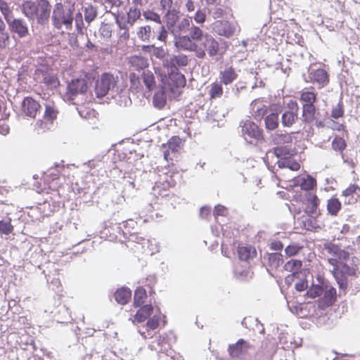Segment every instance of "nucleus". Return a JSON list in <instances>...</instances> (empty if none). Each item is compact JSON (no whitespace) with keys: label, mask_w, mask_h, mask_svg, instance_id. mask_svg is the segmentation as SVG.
<instances>
[{"label":"nucleus","mask_w":360,"mask_h":360,"mask_svg":"<svg viewBox=\"0 0 360 360\" xmlns=\"http://www.w3.org/2000/svg\"><path fill=\"white\" fill-rule=\"evenodd\" d=\"M75 11V4L70 5L65 12V17L63 18V24L67 30L71 29L72 22L74 20L73 13Z\"/></svg>","instance_id":"43"},{"label":"nucleus","mask_w":360,"mask_h":360,"mask_svg":"<svg viewBox=\"0 0 360 360\" xmlns=\"http://www.w3.org/2000/svg\"><path fill=\"white\" fill-rule=\"evenodd\" d=\"M153 103L155 108L162 109L166 104V100L162 96H159L158 95L155 94L153 98Z\"/></svg>","instance_id":"61"},{"label":"nucleus","mask_w":360,"mask_h":360,"mask_svg":"<svg viewBox=\"0 0 360 360\" xmlns=\"http://www.w3.org/2000/svg\"><path fill=\"white\" fill-rule=\"evenodd\" d=\"M146 297L147 294L146 289L142 286L137 287L134 294V307H139L141 305H144L143 303Z\"/></svg>","instance_id":"33"},{"label":"nucleus","mask_w":360,"mask_h":360,"mask_svg":"<svg viewBox=\"0 0 360 360\" xmlns=\"http://www.w3.org/2000/svg\"><path fill=\"white\" fill-rule=\"evenodd\" d=\"M13 229L14 227L10 218L0 220V234L9 235L13 231Z\"/></svg>","instance_id":"47"},{"label":"nucleus","mask_w":360,"mask_h":360,"mask_svg":"<svg viewBox=\"0 0 360 360\" xmlns=\"http://www.w3.org/2000/svg\"><path fill=\"white\" fill-rule=\"evenodd\" d=\"M179 11L176 9H169L165 15L167 24V30L169 31L172 34H174V27L176 25V22L179 19Z\"/></svg>","instance_id":"24"},{"label":"nucleus","mask_w":360,"mask_h":360,"mask_svg":"<svg viewBox=\"0 0 360 360\" xmlns=\"http://www.w3.org/2000/svg\"><path fill=\"white\" fill-rule=\"evenodd\" d=\"M347 146V143L344 138L339 135H335L334 136L331 142V148L334 151L342 155L344 153V150L346 149Z\"/></svg>","instance_id":"34"},{"label":"nucleus","mask_w":360,"mask_h":360,"mask_svg":"<svg viewBox=\"0 0 360 360\" xmlns=\"http://www.w3.org/2000/svg\"><path fill=\"white\" fill-rule=\"evenodd\" d=\"M234 276L239 281H245L248 276L249 271L247 270H238L235 268L233 270Z\"/></svg>","instance_id":"63"},{"label":"nucleus","mask_w":360,"mask_h":360,"mask_svg":"<svg viewBox=\"0 0 360 360\" xmlns=\"http://www.w3.org/2000/svg\"><path fill=\"white\" fill-rule=\"evenodd\" d=\"M302 267V262L301 260L291 259L285 264L283 269L285 271L292 272L293 274H296L300 272Z\"/></svg>","instance_id":"38"},{"label":"nucleus","mask_w":360,"mask_h":360,"mask_svg":"<svg viewBox=\"0 0 360 360\" xmlns=\"http://www.w3.org/2000/svg\"><path fill=\"white\" fill-rule=\"evenodd\" d=\"M84 11V20L88 24H90L97 17V15H98L97 8L94 7L91 5H89L87 7H85Z\"/></svg>","instance_id":"46"},{"label":"nucleus","mask_w":360,"mask_h":360,"mask_svg":"<svg viewBox=\"0 0 360 360\" xmlns=\"http://www.w3.org/2000/svg\"><path fill=\"white\" fill-rule=\"evenodd\" d=\"M166 72L162 75V79L167 78L172 84L176 87H184L186 84V79L184 74L177 68H165Z\"/></svg>","instance_id":"9"},{"label":"nucleus","mask_w":360,"mask_h":360,"mask_svg":"<svg viewBox=\"0 0 360 360\" xmlns=\"http://www.w3.org/2000/svg\"><path fill=\"white\" fill-rule=\"evenodd\" d=\"M140 15L141 11L138 8H130L127 13V18L124 17V22L132 26L136 20L139 18Z\"/></svg>","instance_id":"44"},{"label":"nucleus","mask_w":360,"mask_h":360,"mask_svg":"<svg viewBox=\"0 0 360 360\" xmlns=\"http://www.w3.org/2000/svg\"><path fill=\"white\" fill-rule=\"evenodd\" d=\"M57 114L58 111L54 107L47 104L45 105V110L43 115L44 119L52 122L56 118Z\"/></svg>","instance_id":"52"},{"label":"nucleus","mask_w":360,"mask_h":360,"mask_svg":"<svg viewBox=\"0 0 360 360\" xmlns=\"http://www.w3.org/2000/svg\"><path fill=\"white\" fill-rule=\"evenodd\" d=\"M269 265L272 268H278L283 263V255L281 252L266 253Z\"/></svg>","instance_id":"40"},{"label":"nucleus","mask_w":360,"mask_h":360,"mask_svg":"<svg viewBox=\"0 0 360 360\" xmlns=\"http://www.w3.org/2000/svg\"><path fill=\"white\" fill-rule=\"evenodd\" d=\"M188 58L184 54L172 55L163 60L164 68H177L187 66Z\"/></svg>","instance_id":"11"},{"label":"nucleus","mask_w":360,"mask_h":360,"mask_svg":"<svg viewBox=\"0 0 360 360\" xmlns=\"http://www.w3.org/2000/svg\"><path fill=\"white\" fill-rule=\"evenodd\" d=\"M0 10L4 15L6 20H7V18H11L9 16V15L11 14V11H10L7 3L4 0H0Z\"/></svg>","instance_id":"62"},{"label":"nucleus","mask_w":360,"mask_h":360,"mask_svg":"<svg viewBox=\"0 0 360 360\" xmlns=\"http://www.w3.org/2000/svg\"><path fill=\"white\" fill-rule=\"evenodd\" d=\"M303 77L305 82L316 83L319 87H323L329 82V75L327 71L323 68L313 69L309 67L308 68V77L303 74Z\"/></svg>","instance_id":"7"},{"label":"nucleus","mask_w":360,"mask_h":360,"mask_svg":"<svg viewBox=\"0 0 360 360\" xmlns=\"http://www.w3.org/2000/svg\"><path fill=\"white\" fill-rule=\"evenodd\" d=\"M323 249L330 255L335 257L340 248L332 242H327L323 245Z\"/></svg>","instance_id":"56"},{"label":"nucleus","mask_w":360,"mask_h":360,"mask_svg":"<svg viewBox=\"0 0 360 360\" xmlns=\"http://www.w3.org/2000/svg\"><path fill=\"white\" fill-rule=\"evenodd\" d=\"M276 164L280 169L288 168L292 171H297L300 168L299 162L293 158H290L287 161H277Z\"/></svg>","instance_id":"42"},{"label":"nucleus","mask_w":360,"mask_h":360,"mask_svg":"<svg viewBox=\"0 0 360 360\" xmlns=\"http://www.w3.org/2000/svg\"><path fill=\"white\" fill-rule=\"evenodd\" d=\"M357 191H360L359 186L356 184H351L346 189L342 191V195L346 198L349 199L345 200V203L346 204H353L356 201V198H354V195L356 194Z\"/></svg>","instance_id":"32"},{"label":"nucleus","mask_w":360,"mask_h":360,"mask_svg":"<svg viewBox=\"0 0 360 360\" xmlns=\"http://www.w3.org/2000/svg\"><path fill=\"white\" fill-rule=\"evenodd\" d=\"M118 80L114 75L110 72H103L98 76L95 82L94 91L98 98H102L111 94V97L114 98V93L117 92V83Z\"/></svg>","instance_id":"2"},{"label":"nucleus","mask_w":360,"mask_h":360,"mask_svg":"<svg viewBox=\"0 0 360 360\" xmlns=\"http://www.w3.org/2000/svg\"><path fill=\"white\" fill-rule=\"evenodd\" d=\"M269 153H272L278 159V161H287L297 155L295 148L288 145L276 146Z\"/></svg>","instance_id":"12"},{"label":"nucleus","mask_w":360,"mask_h":360,"mask_svg":"<svg viewBox=\"0 0 360 360\" xmlns=\"http://www.w3.org/2000/svg\"><path fill=\"white\" fill-rule=\"evenodd\" d=\"M342 207V203L335 196H333L328 200L327 210L333 216H336Z\"/></svg>","instance_id":"35"},{"label":"nucleus","mask_w":360,"mask_h":360,"mask_svg":"<svg viewBox=\"0 0 360 360\" xmlns=\"http://www.w3.org/2000/svg\"><path fill=\"white\" fill-rule=\"evenodd\" d=\"M143 82L148 91L153 90L156 86V82L153 73L149 70L142 72Z\"/></svg>","instance_id":"37"},{"label":"nucleus","mask_w":360,"mask_h":360,"mask_svg":"<svg viewBox=\"0 0 360 360\" xmlns=\"http://www.w3.org/2000/svg\"><path fill=\"white\" fill-rule=\"evenodd\" d=\"M316 216H314V217H308L307 216V217L304 220L303 216H302L301 218L302 224H304V226L305 227H307V229H315L316 226Z\"/></svg>","instance_id":"60"},{"label":"nucleus","mask_w":360,"mask_h":360,"mask_svg":"<svg viewBox=\"0 0 360 360\" xmlns=\"http://www.w3.org/2000/svg\"><path fill=\"white\" fill-rule=\"evenodd\" d=\"M336 301V289L331 287L326 290L322 297H319L317 307L319 309L324 310L330 307Z\"/></svg>","instance_id":"17"},{"label":"nucleus","mask_w":360,"mask_h":360,"mask_svg":"<svg viewBox=\"0 0 360 360\" xmlns=\"http://www.w3.org/2000/svg\"><path fill=\"white\" fill-rule=\"evenodd\" d=\"M300 101L304 102L302 105H314L316 101V94L313 91H303L300 95Z\"/></svg>","instance_id":"45"},{"label":"nucleus","mask_w":360,"mask_h":360,"mask_svg":"<svg viewBox=\"0 0 360 360\" xmlns=\"http://www.w3.org/2000/svg\"><path fill=\"white\" fill-rule=\"evenodd\" d=\"M21 108L26 116L32 118H35L37 115L39 113L40 110L42 109L41 105L30 96H26L23 98Z\"/></svg>","instance_id":"10"},{"label":"nucleus","mask_w":360,"mask_h":360,"mask_svg":"<svg viewBox=\"0 0 360 360\" xmlns=\"http://www.w3.org/2000/svg\"><path fill=\"white\" fill-rule=\"evenodd\" d=\"M139 307V309L134 316V321L137 323H143L153 314L154 307L152 304H146Z\"/></svg>","instance_id":"21"},{"label":"nucleus","mask_w":360,"mask_h":360,"mask_svg":"<svg viewBox=\"0 0 360 360\" xmlns=\"http://www.w3.org/2000/svg\"><path fill=\"white\" fill-rule=\"evenodd\" d=\"M143 16L146 20L154 22L155 25H162L160 15L153 10H146L143 12Z\"/></svg>","instance_id":"48"},{"label":"nucleus","mask_w":360,"mask_h":360,"mask_svg":"<svg viewBox=\"0 0 360 360\" xmlns=\"http://www.w3.org/2000/svg\"><path fill=\"white\" fill-rule=\"evenodd\" d=\"M51 8V6L48 0L39 1V12L36 17L38 24L45 25L49 21Z\"/></svg>","instance_id":"18"},{"label":"nucleus","mask_w":360,"mask_h":360,"mask_svg":"<svg viewBox=\"0 0 360 360\" xmlns=\"http://www.w3.org/2000/svg\"><path fill=\"white\" fill-rule=\"evenodd\" d=\"M192 21L188 18H183L174 27V34L173 35L180 34L181 32L190 30V23Z\"/></svg>","instance_id":"49"},{"label":"nucleus","mask_w":360,"mask_h":360,"mask_svg":"<svg viewBox=\"0 0 360 360\" xmlns=\"http://www.w3.org/2000/svg\"><path fill=\"white\" fill-rule=\"evenodd\" d=\"M65 17V11L63 6L61 3H57L55 6L52 14V21L54 27L60 30L64 25L63 18Z\"/></svg>","instance_id":"22"},{"label":"nucleus","mask_w":360,"mask_h":360,"mask_svg":"<svg viewBox=\"0 0 360 360\" xmlns=\"http://www.w3.org/2000/svg\"><path fill=\"white\" fill-rule=\"evenodd\" d=\"M276 137L274 139V141H276V143H279L281 142L284 143H291L292 138V136L287 132L283 133H276Z\"/></svg>","instance_id":"58"},{"label":"nucleus","mask_w":360,"mask_h":360,"mask_svg":"<svg viewBox=\"0 0 360 360\" xmlns=\"http://www.w3.org/2000/svg\"><path fill=\"white\" fill-rule=\"evenodd\" d=\"M237 251L238 258L241 261L248 262L257 255L255 248L251 245L238 247Z\"/></svg>","instance_id":"26"},{"label":"nucleus","mask_w":360,"mask_h":360,"mask_svg":"<svg viewBox=\"0 0 360 360\" xmlns=\"http://www.w3.org/2000/svg\"><path fill=\"white\" fill-rule=\"evenodd\" d=\"M6 22L11 31L17 34L19 37H24L27 34V26L22 19L11 18H7Z\"/></svg>","instance_id":"15"},{"label":"nucleus","mask_w":360,"mask_h":360,"mask_svg":"<svg viewBox=\"0 0 360 360\" xmlns=\"http://www.w3.org/2000/svg\"><path fill=\"white\" fill-rule=\"evenodd\" d=\"M238 75L232 67L226 68L219 73L220 83L225 85L231 84L236 78Z\"/></svg>","instance_id":"29"},{"label":"nucleus","mask_w":360,"mask_h":360,"mask_svg":"<svg viewBox=\"0 0 360 360\" xmlns=\"http://www.w3.org/2000/svg\"><path fill=\"white\" fill-rule=\"evenodd\" d=\"M213 214L215 217L226 216L227 214V209L224 205L218 204L214 207Z\"/></svg>","instance_id":"64"},{"label":"nucleus","mask_w":360,"mask_h":360,"mask_svg":"<svg viewBox=\"0 0 360 360\" xmlns=\"http://www.w3.org/2000/svg\"><path fill=\"white\" fill-rule=\"evenodd\" d=\"M316 110L315 105H302V121L306 124L314 122V112Z\"/></svg>","instance_id":"31"},{"label":"nucleus","mask_w":360,"mask_h":360,"mask_svg":"<svg viewBox=\"0 0 360 360\" xmlns=\"http://www.w3.org/2000/svg\"><path fill=\"white\" fill-rule=\"evenodd\" d=\"M259 101V99H255L250 103L251 110L253 111L254 118L257 121H261L263 118L267 115L269 112V108L265 105H262L261 106L256 107L257 103Z\"/></svg>","instance_id":"28"},{"label":"nucleus","mask_w":360,"mask_h":360,"mask_svg":"<svg viewBox=\"0 0 360 360\" xmlns=\"http://www.w3.org/2000/svg\"><path fill=\"white\" fill-rule=\"evenodd\" d=\"M300 250L301 247L297 243H291L285 248V252L288 257L297 255Z\"/></svg>","instance_id":"55"},{"label":"nucleus","mask_w":360,"mask_h":360,"mask_svg":"<svg viewBox=\"0 0 360 360\" xmlns=\"http://www.w3.org/2000/svg\"><path fill=\"white\" fill-rule=\"evenodd\" d=\"M201 45L207 51L210 57H213L219 53L220 46H221V48H224V49L228 47V44L225 40L219 38V41H217L209 34H205Z\"/></svg>","instance_id":"6"},{"label":"nucleus","mask_w":360,"mask_h":360,"mask_svg":"<svg viewBox=\"0 0 360 360\" xmlns=\"http://www.w3.org/2000/svg\"><path fill=\"white\" fill-rule=\"evenodd\" d=\"M294 186H300L302 190L309 192L316 186V181L312 176L307 174V177L297 176L295 177Z\"/></svg>","instance_id":"19"},{"label":"nucleus","mask_w":360,"mask_h":360,"mask_svg":"<svg viewBox=\"0 0 360 360\" xmlns=\"http://www.w3.org/2000/svg\"><path fill=\"white\" fill-rule=\"evenodd\" d=\"M167 51L162 46H155L153 44L152 55L155 56L158 59L162 60L163 61L165 59Z\"/></svg>","instance_id":"57"},{"label":"nucleus","mask_w":360,"mask_h":360,"mask_svg":"<svg viewBox=\"0 0 360 360\" xmlns=\"http://www.w3.org/2000/svg\"><path fill=\"white\" fill-rule=\"evenodd\" d=\"M160 321V316L159 314H155L152 317H149L148 319L146 326L149 330H155L159 326Z\"/></svg>","instance_id":"54"},{"label":"nucleus","mask_w":360,"mask_h":360,"mask_svg":"<svg viewBox=\"0 0 360 360\" xmlns=\"http://www.w3.org/2000/svg\"><path fill=\"white\" fill-rule=\"evenodd\" d=\"M129 63L136 70H144L148 67V59L142 56L135 55L130 58Z\"/></svg>","instance_id":"30"},{"label":"nucleus","mask_w":360,"mask_h":360,"mask_svg":"<svg viewBox=\"0 0 360 360\" xmlns=\"http://www.w3.org/2000/svg\"><path fill=\"white\" fill-rule=\"evenodd\" d=\"M190 36L191 40L194 41H203L204 39V33L202 30L193 25H192V27L190 28Z\"/></svg>","instance_id":"50"},{"label":"nucleus","mask_w":360,"mask_h":360,"mask_svg":"<svg viewBox=\"0 0 360 360\" xmlns=\"http://www.w3.org/2000/svg\"><path fill=\"white\" fill-rule=\"evenodd\" d=\"M252 348L251 344L243 338H240L233 344H229L227 348L228 353L232 359L241 358L247 354Z\"/></svg>","instance_id":"8"},{"label":"nucleus","mask_w":360,"mask_h":360,"mask_svg":"<svg viewBox=\"0 0 360 360\" xmlns=\"http://www.w3.org/2000/svg\"><path fill=\"white\" fill-rule=\"evenodd\" d=\"M264 124L267 130H274L278 127L279 117L274 113H269L264 117Z\"/></svg>","instance_id":"39"},{"label":"nucleus","mask_w":360,"mask_h":360,"mask_svg":"<svg viewBox=\"0 0 360 360\" xmlns=\"http://www.w3.org/2000/svg\"><path fill=\"white\" fill-rule=\"evenodd\" d=\"M53 313V317L58 323H68L73 320L69 309L65 304L58 305Z\"/></svg>","instance_id":"20"},{"label":"nucleus","mask_w":360,"mask_h":360,"mask_svg":"<svg viewBox=\"0 0 360 360\" xmlns=\"http://www.w3.org/2000/svg\"><path fill=\"white\" fill-rule=\"evenodd\" d=\"M213 30L219 35L229 38L234 34L235 27L227 20H217L213 23Z\"/></svg>","instance_id":"14"},{"label":"nucleus","mask_w":360,"mask_h":360,"mask_svg":"<svg viewBox=\"0 0 360 360\" xmlns=\"http://www.w3.org/2000/svg\"><path fill=\"white\" fill-rule=\"evenodd\" d=\"M304 212L308 217L317 216V210L319 205V199L316 194L307 192L305 194Z\"/></svg>","instance_id":"13"},{"label":"nucleus","mask_w":360,"mask_h":360,"mask_svg":"<svg viewBox=\"0 0 360 360\" xmlns=\"http://www.w3.org/2000/svg\"><path fill=\"white\" fill-rule=\"evenodd\" d=\"M223 94V88L221 83L214 82L212 84L210 90L211 98H220Z\"/></svg>","instance_id":"51"},{"label":"nucleus","mask_w":360,"mask_h":360,"mask_svg":"<svg viewBox=\"0 0 360 360\" xmlns=\"http://www.w3.org/2000/svg\"><path fill=\"white\" fill-rule=\"evenodd\" d=\"M115 16V21L116 25H117L118 28L122 31H124L123 33H122L120 36V40H124L125 41H128L130 34H129V25L124 22V16L122 15L121 17L113 14Z\"/></svg>","instance_id":"27"},{"label":"nucleus","mask_w":360,"mask_h":360,"mask_svg":"<svg viewBox=\"0 0 360 360\" xmlns=\"http://www.w3.org/2000/svg\"><path fill=\"white\" fill-rule=\"evenodd\" d=\"M342 99L343 98L341 95L338 104L333 107L330 114L332 118L338 120L344 116L345 108Z\"/></svg>","instance_id":"41"},{"label":"nucleus","mask_w":360,"mask_h":360,"mask_svg":"<svg viewBox=\"0 0 360 360\" xmlns=\"http://www.w3.org/2000/svg\"><path fill=\"white\" fill-rule=\"evenodd\" d=\"M297 112L295 111H285L282 114L281 123L283 127H290L297 120Z\"/></svg>","instance_id":"36"},{"label":"nucleus","mask_w":360,"mask_h":360,"mask_svg":"<svg viewBox=\"0 0 360 360\" xmlns=\"http://www.w3.org/2000/svg\"><path fill=\"white\" fill-rule=\"evenodd\" d=\"M242 134L248 143L255 145L259 141L264 139L263 130L251 120L241 122Z\"/></svg>","instance_id":"5"},{"label":"nucleus","mask_w":360,"mask_h":360,"mask_svg":"<svg viewBox=\"0 0 360 360\" xmlns=\"http://www.w3.org/2000/svg\"><path fill=\"white\" fill-rule=\"evenodd\" d=\"M174 44L177 50L189 51L195 50L198 44L191 39L189 36L180 34L174 35Z\"/></svg>","instance_id":"16"},{"label":"nucleus","mask_w":360,"mask_h":360,"mask_svg":"<svg viewBox=\"0 0 360 360\" xmlns=\"http://www.w3.org/2000/svg\"><path fill=\"white\" fill-rule=\"evenodd\" d=\"M332 273L338 284L339 288L342 290H345L347 288L348 281L347 276L358 277L356 269L349 266L344 262H340L336 268L333 269Z\"/></svg>","instance_id":"4"},{"label":"nucleus","mask_w":360,"mask_h":360,"mask_svg":"<svg viewBox=\"0 0 360 360\" xmlns=\"http://www.w3.org/2000/svg\"><path fill=\"white\" fill-rule=\"evenodd\" d=\"M101 35L103 38L109 39L112 35V29L109 24L102 23L101 27L99 30Z\"/></svg>","instance_id":"59"},{"label":"nucleus","mask_w":360,"mask_h":360,"mask_svg":"<svg viewBox=\"0 0 360 360\" xmlns=\"http://www.w3.org/2000/svg\"><path fill=\"white\" fill-rule=\"evenodd\" d=\"M22 11L29 19L34 20L39 12V2L25 1L22 4Z\"/></svg>","instance_id":"23"},{"label":"nucleus","mask_w":360,"mask_h":360,"mask_svg":"<svg viewBox=\"0 0 360 360\" xmlns=\"http://www.w3.org/2000/svg\"><path fill=\"white\" fill-rule=\"evenodd\" d=\"M138 38L143 42H153L158 39L166 43L168 31L163 25H147L139 27L136 32Z\"/></svg>","instance_id":"1"},{"label":"nucleus","mask_w":360,"mask_h":360,"mask_svg":"<svg viewBox=\"0 0 360 360\" xmlns=\"http://www.w3.org/2000/svg\"><path fill=\"white\" fill-rule=\"evenodd\" d=\"M95 80V77L87 73L84 78L72 79L67 85V94L70 100L73 101L78 94H85Z\"/></svg>","instance_id":"3"},{"label":"nucleus","mask_w":360,"mask_h":360,"mask_svg":"<svg viewBox=\"0 0 360 360\" xmlns=\"http://www.w3.org/2000/svg\"><path fill=\"white\" fill-rule=\"evenodd\" d=\"M181 139L179 136H172L167 141L168 148L172 152H176L180 148Z\"/></svg>","instance_id":"53"},{"label":"nucleus","mask_w":360,"mask_h":360,"mask_svg":"<svg viewBox=\"0 0 360 360\" xmlns=\"http://www.w3.org/2000/svg\"><path fill=\"white\" fill-rule=\"evenodd\" d=\"M131 297V290L127 286L117 288L114 292L115 301L121 305L128 303Z\"/></svg>","instance_id":"25"}]
</instances>
